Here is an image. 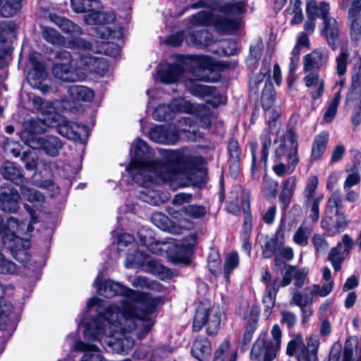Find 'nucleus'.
<instances>
[{
  "label": "nucleus",
  "instance_id": "42",
  "mask_svg": "<svg viewBox=\"0 0 361 361\" xmlns=\"http://www.w3.org/2000/svg\"><path fill=\"white\" fill-rule=\"evenodd\" d=\"M272 285L269 283L265 288V294L263 297L262 302L264 305V311L269 314L271 309L274 307L276 296L279 291V289Z\"/></svg>",
  "mask_w": 361,
  "mask_h": 361
},
{
  "label": "nucleus",
  "instance_id": "57",
  "mask_svg": "<svg viewBox=\"0 0 361 361\" xmlns=\"http://www.w3.org/2000/svg\"><path fill=\"white\" fill-rule=\"evenodd\" d=\"M348 58L349 54L348 50L342 48L338 56L336 59V72L339 75H342L345 73Z\"/></svg>",
  "mask_w": 361,
  "mask_h": 361
},
{
  "label": "nucleus",
  "instance_id": "36",
  "mask_svg": "<svg viewBox=\"0 0 361 361\" xmlns=\"http://www.w3.org/2000/svg\"><path fill=\"white\" fill-rule=\"evenodd\" d=\"M73 10L76 13H87L90 10L102 8V4L98 0H71Z\"/></svg>",
  "mask_w": 361,
  "mask_h": 361
},
{
  "label": "nucleus",
  "instance_id": "23",
  "mask_svg": "<svg viewBox=\"0 0 361 361\" xmlns=\"http://www.w3.org/2000/svg\"><path fill=\"white\" fill-rule=\"evenodd\" d=\"M186 42L189 45L202 48L209 47L214 40L212 33L206 29H202L189 32L186 37Z\"/></svg>",
  "mask_w": 361,
  "mask_h": 361
},
{
  "label": "nucleus",
  "instance_id": "55",
  "mask_svg": "<svg viewBox=\"0 0 361 361\" xmlns=\"http://www.w3.org/2000/svg\"><path fill=\"white\" fill-rule=\"evenodd\" d=\"M16 25L13 21L5 20L0 23V43H4L12 35L16 30Z\"/></svg>",
  "mask_w": 361,
  "mask_h": 361
},
{
  "label": "nucleus",
  "instance_id": "45",
  "mask_svg": "<svg viewBox=\"0 0 361 361\" xmlns=\"http://www.w3.org/2000/svg\"><path fill=\"white\" fill-rule=\"evenodd\" d=\"M322 199L323 195H322L314 199L305 200L306 207L310 209L309 217L312 222H317L319 220V206Z\"/></svg>",
  "mask_w": 361,
  "mask_h": 361
},
{
  "label": "nucleus",
  "instance_id": "44",
  "mask_svg": "<svg viewBox=\"0 0 361 361\" xmlns=\"http://www.w3.org/2000/svg\"><path fill=\"white\" fill-rule=\"evenodd\" d=\"M22 0H10L6 2L1 8V16L4 18H10L16 15L21 8Z\"/></svg>",
  "mask_w": 361,
  "mask_h": 361
},
{
  "label": "nucleus",
  "instance_id": "4",
  "mask_svg": "<svg viewBox=\"0 0 361 361\" xmlns=\"http://www.w3.org/2000/svg\"><path fill=\"white\" fill-rule=\"evenodd\" d=\"M279 145L275 148V157L280 159L286 157L293 172L299 162L298 142L296 128L288 125L286 133L280 137Z\"/></svg>",
  "mask_w": 361,
  "mask_h": 361
},
{
  "label": "nucleus",
  "instance_id": "37",
  "mask_svg": "<svg viewBox=\"0 0 361 361\" xmlns=\"http://www.w3.org/2000/svg\"><path fill=\"white\" fill-rule=\"evenodd\" d=\"M22 197L33 204H42L44 202V195L37 190L33 188L27 187L23 185L20 186Z\"/></svg>",
  "mask_w": 361,
  "mask_h": 361
},
{
  "label": "nucleus",
  "instance_id": "58",
  "mask_svg": "<svg viewBox=\"0 0 361 361\" xmlns=\"http://www.w3.org/2000/svg\"><path fill=\"white\" fill-rule=\"evenodd\" d=\"M340 100L341 95L340 93L338 92L334 95L329 106H328L327 109L324 113V118L326 122H331L335 117L337 112L338 106L340 103Z\"/></svg>",
  "mask_w": 361,
  "mask_h": 361
},
{
  "label": "nucleus",
  "instance_id": "56",
  "mask_svg": "<svg viewBox=\"0 0 361 361\" xmlns=\"http://www.w3.org/2000/svg\"><path fill=\"white\" fill-rule=\"evenodd\" d=\"M333 285V281H326L322 287L319 285H313L312 287L306 288V290H309L312 296L319 295L321 297H325L332 290Z\"/></svg>",
  "mask_w": 361,
  "mask_h": 361
},
{
  "label": "nucleus",
  "instance_id": "39",
  "mask_svg": "<svg viewBox=\"0 0 361 361\" xmlns=\"http://www.w3.org/2000/svg\"><path fill=\"white\" fill-rule=\"evenodd\" d=\"M42 37L53 45H64L65 38L58 31L49 27H42Z\"/></svg>",
  "mask_w": 361,
  "mask_h": 361
},
{
  "label": "nucleus",
  "instance_id": "33",
  "mask_svg": "<svg viewBox=\"0 0 361 361\" xmlns=\"http://www.w3.org/2000/svg\"><path fill=\"white\" fill-rule=\"evenodd\" d=\"M269 127L264 128L259 136V140L262 145L260 163L262 164V166L264 169L267 168L268 156L271 145V133L270 129L271 122L269 123Z\"/></svg>",
  "mask_w": 361,
  "mask_h": 361
},
{
  "label": "nucleus",
  "instance_id": "27",
  "mask_svg": "<svg viewBox=\"0 0 361 361\" xmlns=\"http://www.w3.org/2000/svg\"><path fill=\"white\" fill-rule=\"evenodd\" d=\"M303 81L306 87L315 88L314 90H311L310 92L311 97L314 100L319 98L323 94L324 82L322 79L319 78V73L310 72L304 77Z\"/></svg>",
  "mask_w": 361,
  "mask_h": 361
},
{
  "label": "nucleus",
  "instance_id": "63",
  "mask_svg": "<svg viewBox=\"0 0 361 361\" xmlns=\"http://www.w3.org/2000/svg\"><path fill=\"white\" fill-rule=\"evenodd\" d=\"M16 264L0 253V274H14L16 272Z\"/></svg>",
  "mask_w": 361,
  "mask_h": 361
},
{
  "label": "nucleus",
  "instance_id": "48",
  "mask_svg": "<svg viewBox=\"0 0 361 361\" xmlns=\"http://www.w3.org/2000/svg\"><path fill=\"white\" fill-rule=\"evenodd\" d=\"M244 4L241 1L226 4L220 8V11L230 18H234L242 13Z\"/></svg>",
  "mask_w": 361,
  "mask_h": 361
},
{
  "label": "nucleus",
  "instance_id": "13",
  "mask_svg": "<svg viewBox=\"0 0 361 361\" xmlns=\"http://www.w3.org/2000/svg\"><path fill=\"white\" fill-rule=\"evenodd\" d=\"M215 67L214 61L209 56H199L193 61V75L197 80H211L210 74Z\"/></svg>",
  "mask_w": 361,
  "mask_h": 361
},
{
  "label": "nucleus",
  "instance_id": "9",
  "mask_svg": "<svg viewBox=\"0 0 361 361\" xmlns=\"http://www.w3.org/2000/svg\"><path fill=\"white\" fill-rule=\"evenodd\" d=\"M278 350L271 340L259 336L252 345L250 358L255 361H273Z\"/></svg>",
  "mask_w": 361,
  "mask_h": 361
},
{
  "label": "nucleus",
  "instance_id": "8",
  "mask_svg": "<svg viewBox=\"0 0 361 361\" xmlns=\"http://www.w3.org/2000/svg\"><path fill=\"white\" fill-rule=\"evenodd\" d=\"M189 104L182 99H174L169 104H160L153 111L152 117L159 121H169L177 113L187 112Z\"/></svg>",
  "mask_w": 361,
  "mask_h": 361
},
{
  "label": "nucleus",
  "instance_id": "10",
  "mask_svg": "<svg viewBox=\"0 0 361 361\" xmlns=\"http://www.w3.org/2000/svg\"><path fill=\"white\" fill-rule=\"evenodd\" d=\"M27 145L33 149H42L45 154L51 157L57 156L63 147L60 139L54 135L35 137L29 140Z\"/></svg>",
  "mask_w": 361,
  "mask_h": 361
},
{
  "label": "nucleus",
  "instance_id": "59",
  "mask_svg": "<svg viewBox=\"0 0 361 361\" xmlns=\"http://www.w3.org/2000/svg\"><path fill=\"white\" fill-rule=\"evenodd\" d=\"M181 211L185 214L195 219L201 218L206 214V209L204 207L196 204L185 206L181 209Z\"/></svg>",
  "mask_w": 361,
  "mask_h": 361
},
{
  "label": "nucleus",
  "instance_id": "2",
  "mask_svg": "<svg viewBox=\"0 0 361 361\" xmlns=\"http://www.w3.org/2000/svg\"><path fill=\"white\" fill-rule=\"evenodd\" d=\"M135 155L126 167L133 180L137 184L148 188L157 182V178L171 180L178 175L190 176L192 180L197 169V157L188 148L166 150L161 159L150 160L153 150L147 143L137 138L134 143Z\"/></svg>",
  "mask_w": 361,
  "mask_h": 361
},
{
  "label": "nucleus",
  "instance_id": "31",
  "mask_svg": "<svg viewBox=\"0 0 361 361\" xmlns=\"http://www.w3.org/2000/svg\"><path fill=\"white\" fill-rule=\"evenodd\" d=\"M212 23L216 31L221 33L229 32L238 29L239 20L237 17L218 16L213 18Z\"/></svg>",
  "mask_w": 361,
  "mask_h": 361
},
{
  "label": "nucleus",
  "instance_id": "3",
  "mask_svg": "<svg viewBox=\"0 0 361 361\" xmlns=\"http://www.w3.org/2000/svg\"><path fill=\"white\" fill-rule=\"evenodd\" d=\"M225 314L219 306H212L207 300L203 301L197 307L194 315L193 330L199 331L205 326L207 334L214 336L220 329Z\"/></svg>",
  "mask_w": 361,
  "mask_h": 361
},
{
  "label": "nucleus",
  "instance_id": "51",
  "mask_svg": "<svg viewBox=\"0 0 361 361\" xmlns=\"http://www.w3.org/2000/svg\"><path fill=\"white\" fill-rule=\"evenodd\" d=\"M190 93L199 98H204L215 94L216 88L213 86L195 84L190 88Z\"/></svg>",
  "mask_w": 361,
  "mask_h": 361
},
{
  "label": "nucleus",
  "instance_id": "11",
  "mask_svg": "<svg viewBox=\"0 0 361 361\" xmlns=\"http://www.w3.org/2000/svg\"><path fill=\"white\" fill-rule=\"evenodd\" d=\"M329 51L326 47L315 49L303 58V71L308 72L314 69H319L328 61Z\"/></svg>",
  "mask_w": 361,
  "mask_h": 361
},
{
  "label": "nucleus",
  "instance_id": "43",
  "mask_svg": "<svg viewBox=\"0 0 361 361\" xmlns=\"http://www.w3.org/2000/svg\"><path fill=\"white\" fill-rule=\"evenodd\" d=\"M213 14L208 11H202L194 15L190 18V24L198 26H207L212 23Z\"/></svg>",
  "mask_w": 361,
  "mask_h": 361
},
{
  "label": "nucleus",
  "instance_id": "54",
  "mask_svg": "<svg viewBox=\"0 0 361 361\" xmlns=\"http://www.w3.org/2000/svg\"><path fill=\"white\" fill-rule=\"evenodd\" d=\"M311 241L316 255H324L326 253L329 245L328 241L322 235L314 233Z\"/></svg>",
  "mask_w": 361,
  "mask_h": 361
},
{
  "label": "nucleus",
  "instance_id": "32",
  "mask_svg": "<svg viewBox=\"0 0 361 361\" xmlns=\"http://www.w3.org/2000/svg\"><path fill=\"white\" fill-rule=\"evenodd\" d=\"M329 4L324 1H322L319 4H317L314 1H309L306 5L307 16H312L315 19L317 18H321L323 22H325L326 19L331 18L329 16Z\"/></svg>",
  "mask_w": 361,
  "mask_h": 361
},
{
  "label": "nucleus",
  "instance_id": "49",
  "mask_svg": "<svg viewBox=\"0 0 361 361\" xmlns=\"http://www.w3.org/2000/svg\"><path fill=\"white\" fill-rule=\"evenodd\" d=\"M295 269L294 267L288 265L286 269V271L283 274V278H276L272 281V285L277 288L279 290L280 287H286L288 286L295 275Z\"/></svg>",
  "mask_w": 361,
  "mask_h": 361
},
{
  "label": "nucleus",
  "instance_id": "25",
  "mask_svg": "<svg viewBox=\"0 0 361 361\" xmlns=\"http://www.w3.org/2000/svg\"><path fill=\"white\" fill-rule=\"evenodd\" d=\"M58 133L68 139L75 141L82 139V132L85 131V126L76 123L65 121L57 127Z\"/></svg>",
  "mask_w": 361,
  "mask_h": 361
},
{
  "label": "nucleus",
  "instance_id": "40",
  "mask_svg": "<svg viewBox=\"0 0 361 361\" xmlns=\"http://www.w3.org/2000/svg\"><path fill=\"white\" fill-rule=\"evenodd\" d=\"M32 101L35 109L41 114L47 115L51 118L54 115L56 109L52 102L36 96L32 98Z\"/></svg>",
  "mask_w": 361,
  "mask_h": 361
},
{
  "label": "nucleus",
  "instance_id": "53",
  "mask_svg": "<svg viewBox=\"0 0 361 361\" xmlns=\"http://www.w3.org/2000/svg\"><path fill=\"white\" fill-rule=\"evenodd\" d=\"M47 73L44 69L35 68L29 72L27 79L30 86L33 87L39 86V83L44 82Z\"/></svg>",
  "mask_w": 361,
  "mask_h": 361
},
{
  "label": "nucleus",
  "instance_id": "21",
  "mask_svg": "<svg viewBox=\"0 0 361 361\" xmlns=\"http://www.w3.org/2000/svg\"><path fill=\"white\" fill-rule=\"evenodd\" d=\"M347 216L322 217L321 226L329 236H335L343 232L349 225Z\"/></svg>",
  "mask_w": 361,
  "mask_h": 361
},
{
  "label": "nucleus",
  "instance_id": "38",
  "mask_svg": "<svg viewBox=\"0 0 361 361\" xmlns=\"http://www.w3.org/2000/svg\"><path fill=\"white\" fill-rule=\"evenodd\" d=\"M137 236L140 244L146 247L152 252L157 253L158 250L156 248L157 243L155 240L153 233L151 230L142 228L137 232Z\"/></svg>",
  "mask_w": 361,
  "mask_h": 361
},
{
  "label": "nucleus",
  "instance_id": "26",
  "mask_svg": "<svg viewBox=\"0 0 361 361\" xmlns=\"http://www.w3.org/2000/svg\"><path fill=\"white\" fill-rule=\"evenodd\" d=\"M157 71L160 80L166 84L176 82L182 73L180 66L172 64L159 66Z\"/></svg>",
  "mask_w": 361,
  "mask_h": 361
},
{
  "label": "nucleus",
  "instance_id": "64",
  "mask_svg": "<svg viewBox=\"0 0 361 361\" xmlns=\"http://www.w3.org/2000/svg\"><path fill=\"white\" fill-rule=\"evenodd\" d=\"M230 343L228 340L224 341L214 352L213 361H224L226 355L230 348Z\"/></svg>",
  "mask_w": 361,
  "mask_h": 361
},
{
  "label": "nucleus",
  "instance_id": "34",
  "mask_svg": "<svg viewBox=\"0 0 361 361\" xmlns=\"http://www.w3.org/2000/svg\"><path fill=\"white\" fill-rule=\"evenodd\" d=\"M68 92L70 97L76 101L90 102L94 96L91 89L82 85H71Z\"/></svg>",
  "mask_w": 361,
  "mask_h": 361
},
{
  "label": "nucleus",
  "instance_id": "1",
  "mask_svg": "<svg viewBox=\"0 0 361 361\" xmlns=\"http://www.w3.org/2000/svg\"><path fill=\"white\" fill-rule=\"evenodd\" d=\"M94 284L98 293L105 298L121 295L126 298L122 308L109 305L97 318L87 322L84 331L85 339L101 341L100 336L104 335L122 340L127 334L136 331L141 340L150 331L154 324L150 315L162 302L161 297L135 291L111 280L101 282L99 277Z\"/></svg>",
  "mask_w": 361,
  "mask_h": 361
},
{
  "label": "nucleus",
  "instance_id": "47",
  "mask_svg": "<svg viewBox=\"0 0 361 361\" xmlns=\"http://www.w3.org/2000/svg\"><path fill=\"white\" fill-rule=\"evenodd\" d=\"M239 257L237 252H233L228 255L224 262V276L226 281H229L231 273L238 267Z\"/></svg>",
  "mask_w": 361,
  "mask_h": 361
},
{
  "label": "nucleus",
  "instance_id": "50",
  "mask_svg": "<svg viewBox=\"0 0 361 361\" xmlns=\"http://www.w3.org/2000/svg\"><path fill=\"white\" fill-rule=\"evenodd\" d=\"M310 233V229L307 226L301 224L293 235L294 243L302 247L306 246L308 243Z\"/></svg>",
  "mask_w": 361,
  "mask_h": 361
},
{
  "label": "nucleus",
  "instance_id": "22",
  "mask_svg": "<svg viewBox=\"0 0 361 361\" xmlns=\"http://www.w3.org/2000/svg\"><path fill=\"white\" fill-rule=\"evenodd\" d=\"M49 18L63 32L71 35L72 37H78L82 34L81 28L77 24L65 17L56 13H50Z\"/></svg>",
  "mask_w": 361,
  "mask_h": 361
},
{
  "label": "nucleus",
  "instance_id": "60",
  "mask_svg": "<svg viewBox=\"0 0 361 361\" xmlns=\"http://www.w3.org/2000/svg\"><path fill=\"white\" fill-rule=\"evenodd\" d=\"M318 185V178L316 176H312L308 178L306 186L303 191L305 200L314 199L316 190Z\"/></svg>",
  "mask_w": 361,
  "mask_h": 361
},
{
  "label": "nucleus",
  "instance_id": "12",
  "mask_svg": "<svg viewBox=\"0 0 361 361\" xmlns=\"http://www.w3.org/2000/svg\"><path fill=\"white\" fill-rule=\"evenodd\" d=\"M20 195L13 187L4 188L0 192V209L4 212L16 213L20 206Z\"/></svg>",
  "mask_w": 361,
  "mask_h": 361
},
{
  "label": "nucleus",
  "instance_id": "62",
  "mask_svg": "<svg viewBox=\"0 0 361 361\" xmlns=\"http://www.w3.org/2000/svg\"><path fill=\"white\" fill-rule=\"evenodd\" d=\"M356 348V339L353 337L348 338L344 345L342 361H353V353Z\"/></svg>",
  "mask_w": 361,
  "mask_h": 361
},
{
  "label": "nucleus",
  "instance_id": "5",
  "mask_svg": "<svg viewBox=\"0 0 361 361\" xmlns=\"http://www.w3.org/2000/svg\"><path fill=\"white\" fill-rule=\"evenodd\" d=\"M319 341L316 336H311L307 345L301 336H295L287 344L286 354L296 355L298 361H318L317 350Z\"/></svg>",
  "mask_w": 361,
  "mask_h": 361
},
{
  "label": "nucleus",
  "instance_id": "17",
  "mask_svg": "<svg viewBox=\"0 0 361 361\" xmlns=\"http://www.w3.org/2000/svg\"><path fill=\"white\" fill-rule=\"evenodd\" d=\"M227 148L229 154L228 160L229 173L233 178H236L240 171L241 149L238 140L235 138L229 140Z\"/></svg>",
  "mask_w": 361,
  "mask_h": 361
},
{
  "label": "nucleus",
  "instance_id": "29",
  "mask_svg": "<svg viewBox=\"0 0 361 361\" xmlns=\"http://www.w3.org/2000/svg\"><path fill=\"white\" fill-rule=\"evenodd\" d=\"M116 19L114 13L104 12L99 10L97 25H101L97 28V35L102 39H108L111 35V29L105 25L113 23Z\"/></svg>",
  "mask_w": 361,
  "mask_h": 361
},
{
  "label": "nucleus",
  "instance_id": "41",
  "mask_svg": "<svg viewBox=\"0 0 361 361\" xmlns=\"http://www.w3.org/2000/svg\"><path fill=\"white\" fill-rule=\"evenodd\" d=\"M147 260V255L139 250H134L126 256L125 266L128 269L140 267Z\"/></svg>",
  "mask_w": 361,
  "mask_h": 361
},
{
  "label": "nucleus",
  "instance_id": "18",
  "mask_svg": "<svg viewBox=\"0 0 361 361\" xmlns=\"http://www.w3.org/2000/svg\"><path fill=\"white\" fill-rule=\"evenodd\" d=\"M347 216L339 190L334 191L327 199L323 217Z\"/></svg>",
  "mask_w": 361,
  "mask_h": 361
},
{
  "label": "nucleus",
  "instance_id": "24",
  "mask_svg": "<svg viewBox=\"0 0 361 361\" xmlns=\"http://www.w3.org/2000/svg\"><path fill=\"white\" fill-rule=\"evenodd\" d=\"M296 183L297 178L295 176L286 178L282 183V189L279 198L284 212L288 209L290 204L295 190Z\"/></svg>",
  "mask_w": 361,
  "mask_h": 361
},
{
  "label": "nucleus",
  "instance_id": "35",
  "mask_svg": "<svg viewBox=\"0 0 361 361\" xmlns=\"http://www.w3.org/2000/svg\"><path fill=\"white\" fill-rule=\"evenodd\" d=\"M328 139V134L325 132H322L315 137L312 147V160H318L322 157L326 149Z\"/></svg>",
  "mask_w": 361,
  "mask_h": 361
},
{
  "label": "nucleus",
  "instance_id": "46",
  "mask_svg": "<svg viewBox=\"0 0 361 361\" xmlns=\"http://www.w3.org/2000/svg\"><path fill=\"white\" fill-rule=\"evenodd\" d=\"M275 99L276 92L274 90L273 87L271 85L268 86L266 85L262 92L261 96L262 108L265 111L269 109L274 104Z\"/></svg>",
  "mask_w": 361,
  "mask_h": 361
},
{
  "label": "nucleus",
  "instance_id": "28",
  "mask_svg": "<svg viewBox=\"0 0 361 361\" xmlns=\"http://www.w3.org/2000/svg\"><path fill=\"white\" fill-rule=\"evenodd\" d=\"M212 352L211 343L207 338L199 337L194 341L191 354L199 361H203Z\"/></svg>",
  "mask_w": 361,
  "mask_h": 361
},
{
  "label": "nucleus",
  "instance_id": "7",
  "mask_svg": "<svg viewBox=\"0 0 361 361\" xmlns=\"http://www.w3.org/2000/svg\"><path fill=\"white\" fill-rule=\"evenodd\" d=\"M354 240L348 234H344L341 240L338 242L336 246L332 247L328 255V260L332 264L335 271L341 269V263L349 255L353 247Z\"/></svg>",
  "mask_w": 361,
  "mask_h": 361
},
{
  "label": "nucleus",
  "instance_id": "6",
  "mask_svg": "<svg viewBox=\"0 0 361 361\" xmlns=\"http://www.w3.org/2000/svg\"><path fill=\"white\" fill-rule=\"evenodd\" d=\"M73 58L67 50H60L55 55L52 67L54 78L61 82H73L80 79L76 69L72 65Z\"/></svg>",
  "mask_w": 361,
  "mask_h": 361
},
{
  "label": "nucleus",
  "instance_id": "16",
  "mask_svg": "<svg viewBox=\"0 0 361 361\" xmlns=\"http://www.w3.org/2000/svg\"><path fill=\"white\" fill-rule=\"evenodd\" d=\"M149 137L157 143L174 145L178 141L179 135L175 130L159 125L150 130Z\"/></svg>",
  "mask_w": 361,
  "mask_h": 361
},
{
  "label": "nucleus",
  "instance_id": "14",
  "mask_svg": "<svg viewBox=\"0 0 361 361\" xmlns=\"http://www.w3.org/2000/svg\"><path fill=\"white\" fill-rule=\"evenodd\" d=\"M321 35L324 37L332 50H336L338 47L341 40V31L335 18L326 19L325 22H323V29L321 31Z\"/></svg>",
  "mask_w": 361,
  "mask_h": 361
},
{
  "label": "nucleus",
  "instance_id": "61",
  "mask_svg": "<svg viewBox=\"0 0 361 361\" xmlns=\"http://www.w3.org/2000/svg\"><path fill=\"white\" fill-rule=\"evenodd\" d=\"M73 39L69 41L68 47L81 49L82 51H94L93 44L91 42L83 38L73 37Z\"/></svg>",
  "mask_w": 361,
  "mask_h": 361
},
{
  "label": "nucleus",
  "instance_id": "19",
  "mask_svg": "<svg viewBox=\"0 0 361 361\" xmlns=\"http://www.w3.org/2000/svg\"><path fill=\"white\" fill-rule=\"evenodd\" d=\"M348 18L351 39L357 42L361 38V0H353L348 11Z\"/></svg>",
  "mask_w": 361,
  "mask_h": 361
},
{
  "label": "nucleus",
  "instance_id": "20",
  "mask_svg": "<svg viewBox=\"0 0 361 361\" xmlns=\"http://www.w3.org/2000/svg\"><path fill=\"white\" fill-rule=\"evenodd\" d=\"M0 173L4 179L10 180L18 186H20L26 182L23 169L14 162L5 161L0 168Z\"/></svg>",
  "mask_w": 361,
  "mask_h": 361
},
{
  "label": "nucleus",
  "instance_id": "30",
  "mask_svg": "<svg viewBox=\"0 0 361 361\" xmlns=\"http://www.w3.org/2000/svg\"><path fill=\"white\" fill-rule=\"evenodd\" d=\"M77 350L85 352L80 361H103L104 357L99 351V348L82 341H78L75 344Z\"/></svg>",
  "mask_w": 361,
  "mask_h": 361
},
{
  "label": "nucleus",
  "instance_id": "15",
  "mask_svg": "<svg viewBox=\"0 0 361 361\" xmlns=\"http://www.w3.org/2000/svg\"><path fill=\"white\" fill-rule=\"evenodd\" d=\"M285 240L283 233L281 228L272 237L266 236L261 245L262 254L264 258L270 259L277 254L279 249L284 245Z\"/></svg>",
  "mask_w": 361,
  "mask_h": 361
},
{
  "label": "nucleus",
  "instance_id": "52",
  "mask_svg": "<svg viewBox=\"0 0 361 361\" xmlns=\"http://www.w3.org/2000/svg\"><path fill=\"white\" fill-rule=\"evenodd\" d=\"M257 319H253L252 322H248L245 332L243 334L242 342H241V349L243 350H245L247 348L248 345L251 342L254 333L257 329Z\"/></svg>",
  "mask_w": 361,
  "mask_h": 361
}]
</instances>
